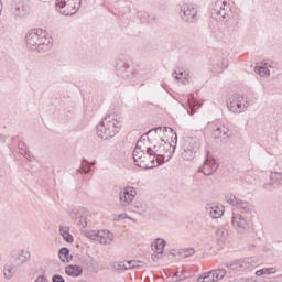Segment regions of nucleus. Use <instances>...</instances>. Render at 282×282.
I'll return each mask as SVG.
<instances>
[{
	"instance_id": "f3484780",
	"label": "nucleus",
	"mask_w": 282,
	"mask_h": 282,
	"mask_svg": "<svg viewBox=\"0 0 282 282\" xmlns=\"http://www.w3.org/2000/svg\"><path fill=\"white\" fill-rule=\"evenodd\" d=\"M32 257L30 251H25L23 249H19L18 252L12 253V259L17 265H23V263H28L29 259Z\"/></svg>"
},
{
	"instance_id": "bb28decb",
	"label": "nucleus",
	"mask_w": 282,
	"mask_h": 282,
	"mask_svg": "<svg viewBox=\"0 0 282 282\" xmlns=\"http://www.w3.org/2000/svg\"><path fill=\"white\" fill-rule=\"evenodd\" d=\"M73 219H75L76 226H80L82 228H87V217L83 216L80 212L74 214Z\"/></svg>"
},
{
	"instance_id": "09e8293b",
	"label": "nucleus",
	"mask_w": 282,
	"mask_h": 282,
	"mask_svg": "<svg viewBox=\"0 0 282 282\" xmlns=\"http://www.w3.org/2000/svg\"><path fill=\"white\" fill-rule=\"evenodd\" d=\"M127 217H129V216H127V214H120V215H118V219L120 220V219H127Z\"/></svg>"
},
{
	"instance_id": "6e6d98bb",
	"label": "nucleus",
	"mask_w": 282,
	"mask_h": 282,
	"mask_svg": "<svg viewBox=\"0 0 282 282\" xmlns=\"http://www.w3.org/2000/svg\"><path fill=\"white\" fill-rule=\"evenodd\" d=\"M82 162H87V161H86V159H83V161H82Z\"/></svg>"
},
{
	"instance_id": "6e6552de",
	"label": "nucleus",
	"mask_w": 282,
	"mask_h": 282,
	"mask_svg": "<svg viewBox=\"0 0 282 282\" xmlns=\"http://www.w3.org/2000/svg\"><path fill=\"white\" fill-rule=\"evenodd\" d=\"M212 19L216 21H228L230 19V11L226 2L217 1L212 4Z\"/></svg>"
},
{
	"instance_id": "4be33fe9",
	"label": "nucleus",
	"mask_w": 282,
	"mask_h": 282,
	"mask_svg": "<svg viewBox=\"0 0 282 282\" xmlns=\"http://www.w3.org/2000/svg\"><path fill=\"white\" fill-rule=\"evenodd\" d=\"M206 212L213 219H219L224 215V210L217 205H207Z\"/></svg>"
},
{
	"instance_id": "0eeeda50",
	"label": "nucleus",
	"mask_w": 282,
	"mask_h": 282,
	"mask_svg": "<svg viewBox=\"0 0 282 282\" xmlns=\"http://www.w3.org/2000/svg\"><path fill=\"white\" fill-rule=\"evenodd\" d=\"M132 158L135 166H139V169H155V159L149 158L150 162L142 160V158H147V152L140 147V141H138L137 147L133 150Z\"/></svg>"
},
{
	"instance_id": "a878e982",
	"label": "nucleus",
	"mask_w": 282,
	"mask_h": 282,
	"mask_svg": "<svg viewBox=\"0 0 282 282\" xmlns=\"http://www.w3.org/2000/svg\"><path fill=\"white\" fill-rule=\"evenodd\" d=\"M59 235H62L66 243H74V236L69 234V227L59 226Z\"/></svg>"
},
{
	"instance_id": "f03ea898",
	"label": "nucleus",
	"mask_w": 282,
	"mask_h": 282,
	"mask_svg": "<svg viewBox=\"0 0 282 282\" xmlns=\"http://www.w3.org/2000/svg\"><path fill=\"white\" fill-rule=\"evenodd\" d=\"M122 127V117L111 113L105 117V119L97 124V135L101 140H110L113 138L120 128Z\"/></svg>"
},
{
	"instance_id": "864d4df0",
	"label": "nucleus",
	"mask_w": 282,
	"mask_h": 282,
	"mask_svg": "<svg viewBox=\"0 0 282 282\" xmlns=\"http://www.w3.org/2000/svg\"><path fill=\"white\" fill-rule=\"evenodd\" d=\"M147 152H145V158H142V159H139V162H142V160H145V162H149L148 160H147Z\"/></svg>"
},
{
	"instance_id": "f257e3e1",
	"label": "nucleus",
	"mask_w": 282,
	"mask_h": 282,
	"mask_svg": "<svg viewBox=\"0 0 282 282\" xmlns=\"http://www.w3.org/2000/svg\"><path fill=\"white\" fill-rule=\"evenodd\" d=\"M26 47L33 52H50L52 50V39L47 37V32L42 29H33L26 33Z\"/></svg>"
},
{
	"instance_id": "c756f323",
	"label": "nucleus",
	"mask_w": 282,
	"mask_h": 282,
	"mask_svg": "<svg viewBox=\"0 0 282 282\" xmlns=\"http://www.w3.org/2000/svg\"><path fill=\"white\" fill-rule=\"evenodd\" d=\"M4 279H12L13 274H17V269L12 264H6L3 269Z\"/></svg>"
},
{
	"instance_id": "79ce46f5",
	"label": "nucleus",
	"mask_w": 282,
	"mask_h": 282,
	"mask_svg": "<svg viewBox=\"0 0 282 282\" xmlns=\"http://www.w3.org/2000/svg\"><path fill=\"white\" fill-rule=\"evenodd\" d=\"M275 185H276V183H274V181H271L269 183H265L263 185V188H264V191H274V188H276Z\"/></svg>"
},
{
	"instance_id": "423d86ee",
	"label": "nucleus",
	"mask_w": 282,
	"mask_h": 282,
	"mask_svg": "<svg viewBox=\"0 0 282 282\" xmlns=\"http://www.w3.org/2000/svg\"><path fill=\"white\" fill-rule=\"evenodd\" d=\"M199 149H202V143L199 142V139L187 137L183 145V152H182L183 160L185 161L195 160L197 158V153H199Z\"/></svg>"
},
{
	"instance_id": "3c124183",
	"label": "nucleus",
	"mask_w": 282,
	"mask_h": 282,
	"mask_svg": "<svg viewBox=\"0 0 282 282\" xmlns=\"http://www.w3.org/2000/svg\"><path fill=\"white\" fill-rule=\"evenodd\" d=\"M172 76L175 77L176 80H180V78H182V77L177 76V72L176 70L172 74Z\"/></svg>"
},
{
	"instance_id": "5701e85b",
	"label": "nucleus",
	"mask_w": 282,
	"mask_h": 282,
	"mask_svg": "<svg viewBox=\"0 0 282 282\" xmlns=\"http://www.w3.org/2000/svg\"><path fill=\"white\" fill-rule=\"evenodd\" d=\"M152 248L156 254H164V248H166V240L162 238H156L155 241L152 243Z\"/></svg>"
},
{
	"instance_id": "4c0bfd02",
	"label": "nucleus",
	"mask_w": 282,
	"mask_h": 282,
	"mask_svg": "<svg viewBox=\"0 0 282 282\" xmlns=\"http://www.w3.org/2000/svg\"><path fill=\"white\" fill-rule=\"evenodd\" d=\"M127 265H128V270H135L138 268H142V261L128 260Z\"/></svg>"
},
{
	"instance_id": "603ef678",
	"label": "nucleus",
	"mask_w": 282,
	"mask_h": 282,
	"mask_svg": "<svg viewBox=\"0 0 282 282\" xmlns=\"http://www.w3.org/2000/svg\"><path fill=\"white\" fill-rule=\"evenodd\" d=\"M195 98V95L191 94L188 97V101L191 102V100H193Z\"/></svg>"
},
{
	"instance_id": "e433bc0d",
	"label": "nucleus",
	"mask_w": 282,
	"mask_h": 282,
	"mask_svg": "<svg viewBox=\"0 0 282 282\" xmlns=\"http://www.w3.org/2000/svg\"><path fill=\"white\" fill-rule=\"evenodd\" d=\"M197 282H215V280H213V272L209 271L207 273H204L203 275H199L197 278Z\"/></svg>"
},
{
	"instance_id": "4d7b16f0",
	"label": "nucleus",
	"mask_w": 282,
	"mask_h": 282,
	"mask_svg": "<svg viewBox=\"0 0 282 282\" xmlns=\"http://www.w3.org/2000/svg\"><path fill=\"white\" fill-rule=\"evenodd\" d=\"M129 219H131L132 221H135V219H133V218H129Z\"/></svg>"
},
{
	"instance_id": "37998d69",
	"label": "nucleus",
	"mask_w": 282,
	"mask_h": 282,
	"mask_svg": "<svg viewBox=\"0 0 282 282\" xmlns=\"http://www.w3.org/2000/svg\"><path fill=\"white\" fill-rule=\"evenodd\" d=\"M89 171H91V165H85V164L82 163V169L78 170V173L87 174V173H89Z\"/></svg>"
},
{
	"instance_id": "1a4fd4ad",
	"label": "nucleus",
	"mask_w": 282,
	"mask_h": 282,
	"mask_svg": "<svg viewBox=\"0 0 282 282\" xmlns=\"http://www.w3.org/2000/svg\"><path fill=\"white\" fill-rule=\"evenodd\" d=\"M10 13L14 19H23L30 14V6L21 0H15L11 4Z\"/></svg>"
},
{
	"instance_id": "ea45409f",
	"label": "nucleus",
	"mask_w": 282,
	"mask_h": 282,
	"mask_svg": "<svg viewBox=\"0 0 282 282\" xmlns=\"http://www.w3.org/2000/svg\"><path fill=\"white\" fill-rule=\"evenodd\" d=\"M274 272H276V270H274V268H264V269H260V270L256 271V275L263 276V274H274Z\"/></svg>"
},
{
	"instance_id": "6ab92c4d",
	"label": "nucleus",
	"mask_w": 282,
	"mask_h": 282,
	"mask_svg": "<svg viewBox=\"0 0 282 282\" xmlns=\"http://www.w3.org/2000/svg\"><path fill=\"white\" fill-rule=\"evenodd\" d=\"M155 138L156 139H154V143H152V147L147 148V155H149L151 160H158L160 155V153L156 151L160 148V144H162V141H160L161 137H158L156 134Z\"/></svg>"
},
{
	"instance_id": "a19ab883",
	"label": "nucleus",
	"mask_w": 282,
	"mask_h": 282,
	"mask_svg": "<svg viewBox=\"0 0 282 282\" xmlns=\"http://www.w3.org/2000/svg\"><path fill=\"white\" fill-rule=\"evenodd\" d=\"M21 155H23L29 162H32L34 160V154H32V152H30L29 150H24V152H21Z\"/></svg>"
},
{
	"instance_id": "b1692460",
	"label": "nucleus",
	"mask_w": 282,
	"mask_h": 282,
	"mask_svg": "<svg viewBox=\"0 0 282 282\" xmlns=\"http://www.w3.org/2000/svg\"><path fill=\"white\" fill-rule=\"evenodd\" d=\"M69 248L67 247H63L59 249L58 251V257L61 259V261H63V263H69V261H72L74 259V256L69 254Z\"/></svg>"
},
{
	"instance_id": "473e14b6",
	"label": "nucleus",
	"mask_w": 282,
	"mask_h": 282,
	"mask_svg": "<svg viewBox=\"0 0 282 282\" xmlns=\"http://www.w3.org/2000/svg\"><path fill=\"white\" fill-rule=\"evenodd\" d=\"M82 265H85L87 268V270L91 271L94 268V263H96L95 261H93V259L90 257H82L79 259Z\"/></svg>"
},
{
	"instance_id": "2eb2a0df",
	"label": "nucleus",
	"mask_w": 282,
	"mask_h": 282,
	"mask_svg": "<svg viewBox=\"0 0 282 282\" xmlns=\"http://www.w3.org/2000/svg\"><path fill=\"white\" fill-rule=\"evenodd\" d=\"M181 19L186 23H195L197 21V9L191 4H184L181 8Z\"/></svg>"
},
{
	"instance_id": "7c9ffc66",
	"label": "nucleus",
	"mask_w": 282,
	"mask_h": 282,
	"mask_svg": "<svg viewBox=\"0 0 282 282\" xmlns=\"http://www.w3.org/2000/svg\"><path fill=\"white\" fill-rule=\"evenodd\" d=\"M213 281H221L226 276V269H216L212 271Z\"/></svg>"
},
{
	"instance_id": "ddd939ff",
	"label": "nucleus",
	"mask_w": 282,
	"mask_h": 282,
	"mask_svg": "<svg viewBox=\"0 0 282 282\" xmlns=\"http://www.w3.org/2000/svg\"><path fill=\"white\" fill-rule=\"evenodd\" d=\"M219 169V163L210 155V152H207L206 160L204 161L203 166L199 169V173H204L206 176L213 175L215 171Z\"/></svg>"
},
{
	"instance_id": "9d476101",
	"label": "nucleus",
	"mask_w": 282,
	"mask_h": 282,
	"mask_svg": "<svg viewBox=\"0 0 282 282\" xmlns=\"http://www.w3.org/2000/svg\"><path fill=\"white\" fill-rule=\"evenodd\" d=\"M225 200L230 206L239 208L241 213H250L252 210V204L248 203L247 200H242L241 198H237L235 194H227L225 196Z\"/></svg>"
},
{
	"instance_id": "f8f14e48",
	"label": "nucleus",
	"mask_w": 282,
	"mask_h": 282,
	"mask_svg": "<svg viewBox=\"0 0 282 282\" xmlns=\"http://www.w3.org/2000/svg\"><path fill=\"white\" fill-rule=\"evenodd\" d=\"M135 195H138V192L134 189V187H131V186L123 187L119 192L120 205L123 207L129 206V204H131V202L135 199Z\"/></svg>"
},
{
	"instance_id": "c03bdc74",
	"label": "nucleus",
	"mask_w": 282,
	"mask_h": 282,
	"mask_svg": "<svg viewBox=\"0 0 282 282\" xmlns=\"http://www.w3.org/2000/svg\"><path fill=\"white\" fill-rule=\"evenodd\" d=\"M52 282H65V278H63L61 274H54L52 276Z\"/></svg>"
},
{
	"instance_id": "39448f33",
	"label": "nucleus",
	"mask_w": 282,
	"mask_h": 282,
	"mask_svg": "<svg viewBox=\"0 0 282 282\" xmlns=\"http://www.w3.org/2000/svg\"><path fill=\"white\" fill-rule=\"evenodd\" d=\"M83 4V0H56L55 7L59 14L64 17H74Z\"/></svg>"
},
{
	"instance_id": "4468645a",
	"label": "nucleus",
	"mask_w": 282,
	"mask_h": 282,
	"mask_svg": "<svg viewBox=\"0 0 282 282\" xmlns=\"http://www.w3.org/2000/svg\"><path fill=\"white\" fill-rule=\"evenodd\" d=\"M158 131H163V133H167L169 131L170 133H173V128L171 127L152 128L148 132L141 135L140 142H144V140H148L150 144H155V140H156L155 135H158Z\"/></svg>"
},
{
	"instance_id": "13d9d810",
	"label": "nucleus",
	"mask_w": 282,
	"mask_h": 282,
	"mask_svg": "<svg viewBox=\"0 0 282 282\" xmlns=\"http://www.w3.org/2000/svg\"><path fill=\"white\" fill-rule=\"evenodd\" d=\"M91 164H96V161H94Z\"/></svg>"
},
{
	"instance_id": "8fccbe9b",
	"label": "nucleus",
	"mask_w": 282,
	"mask_h": 282,
	"mask_svg": "<svg viewBox=\"0 0 282 282\" xmlns=\"http://www.w3.org/2000/svg\"><path fill=\"white\" fill-rule=\"evenodd\" d=\"M176 276H177L178 281H184V279H186V276H182V274H180V272L176 273Z\"/></svg>"
},
{
	"instance_id": "dca6fc26",
	"label": "nucleus",
	"mask_w": 282,
	"mask_h": 282,
	"mask_svg": "<svg viewBox=\"0 0 282 282\" xmlns=\"http://www.w3.org/2000/svg\"><path fill=\"white\" fill-rule=\"evenodd\" d=\"M253 259L252 258H243L240 260H236L231 263L227 264L229 270H248V268H252Z\"/></svg>"
},
{
	"instance_id": "a211bd4d",
	"label": "nucleus",
	"mask_w": 282,
	"mask_h": 282,
	"mask_svg": "<svg viewBox=\"0 0 282 282\" xmlns=\"http://www.w3.org/2000/svg\"><path fill=\"white\" fill-rule=\"evenodd\" d=\"M230 130H228V128L226 127H217L216 129L213 130V138L215 140H219V142H224L226 140H228V138H230L229 133Z\"/></svg>"
},
{
	"instance_id": "aec40b11",
	"label": "nucleus",
	"mask_w": 282,
	"mask_h": 282,
	"mask_svg": "<svg viewBox=\"0 0 282 282\" xmlns=\"http://www.w3.org/2000/svg\"><path fill=\"white\" fill-rule=\"evenodd\" d=\"M101 246H111L113 241V234L109 230H99V240Z\"/></svg>"
},
{
	"instance_id": "58836bf2",
	"label": "nucleus",
	"mask_w": 282,
	"mask_h": 282,
	"mask_svg": "<svg viewBox=\"0 0 282 282\" xmlns=\"http://www.w3.org/2000/svg\"><path fill=\"white\" fill-rule=\"evenodd\" d=\"M86 237L88 239H91L93 241H99L100 238V230H91L86 234Z\"/></svg>"
},
{
	"instance_id": "49530a36",
	"label": "nucleus",
	"mask_w": 282,
	"mask_h": 282,
	"mask_svg": "<svg viewBox=\"0 0 282 282\" xmlns=\"http://www.w3.org/2000/svg\"><path fill=\"white\" fill-rule=\"evenodd\" d=\"M35 282H48L44 275H40L37 276V279L35 280Z\"/></svg>"
},
{
	"instance_id": "2f4dec72",
	"label": "nucleus",
	"mask_w": 282,
	"mask_h": 282,
	"mask_svg": "<svg viewBox=\"0 0 282 282\" xmlns=\"http://www.w3.org/2000/svg\"><path fill=\"white\" fill-rule=\"evenodd\" d=\"M271 182H274L276 186H282V173L281 172H272L270 175Z\"/></svg>"
},
{
	"instance_id": "a18cd8bd",
	"label": "nucleus",
	"mask_w": 282,
	"mask_h": 282,
	"mask_svg": "<svg viewBox=\"0 0 282 282\" xmlns=\"http://www.w3.org/2000/svg\"><path fill=\"white\" fill-rule=\"evenodd\" d=\"M18 149H20V151H23V153L25 152V142L21 141L19 144H18Z\"/></svg>"
},
{
	"instance_id": "412c9836",
	"label": "nucleus",
	"mask_w": 282,
	"mask_h": 282,
	"mask_svg": "<svg viewBox=\"0 0 282 282\" xmlns=\"http://www.w3.org/2000/svg\"><path fill=\"white\" fill-rule=\"evenodd\" d=\"M65 274L73 278L80 276L83 274V267L78 264H69L65 268Z\"/></svg>"
},
{
	"instance_id": "7ed1b4c3",
	"label": "nucleus",
	"mask_w": 282,
	"mask_h": 282,
	"mask_svg": "<svg viewBox=\"0 0 282 282\" xmlns=\"http://www.w3.org/2000/svg\"><path fill=\"white\" fill-rule=\"evenodd\" d=\"M172 134V139L174 137V145L171 144V142L164 140V138L160 137L159 138V142L160 145L156 150V153H159L158 159H154L155 161V166H160L161 164H164V162H169V160H171V158H173L174 153H175V148L177 147V132H170ZM167 158V159H166Z\"/></svg>"
},
{
	"instance_id": "9b49d317",
	"label": "nucleus",
	"mask_w": 282,
	"mask_h": 282,
	"mask_svg": "<svg viewBox=\"0 0 282 282\" xmlns=\"http://www.w3.org/2000/svg\"><path fill=\"white\" fill-rule=\"evenodd\" d=\"M246 104H243V97L239 95H232L227 100V109L231 111V113H243L246 111Z\"/></svg>"
},
{
	"instance_id": "c9c22d12",
	"label": "nucleus",
	"mask_w": 282,
	"mask_h": 282,
	"mask_svg": "<svg viewBox=\"0 0 282 282\" xmlns=\"http://www.w3.org/2000/svg\"><path fill=\"white\" fill-rule=\"evenodd\" d=\"M134 212L139 213L140 215L147 213V204L142 202H134Z\"/></svg>"
},
{
	"instance_id": "20e7f679",
	"label": "nucleus",
	"mask_w": 282,
	"mask_h": 282,
	"mask_svg": "<svg viewBox=\"0 0 282 282\" xmlns=\"http://www.w3.org/2000/svg\"><path fill=\"white\" fill-rule=\"evenodd\" d=\"M116 74L126 83H132L133 78L138 76V72H135L133 64H131V59L126 55H120V57L117 59Z\"/></svg>"
},
{
	"instance_id": "cd10ccee",
	"label": "nucleus",
	"mask_w": 282,
	"mask_h": 282,
	"mask_svg": "<svg viewBox=\"0 0 282 282\" xmlns=\"http://www.w3.org/2000/svg\"><path fill=\"white\" fill-rule=\"evenodd\" d=\"M227 237H228V230H226L225 228L217 229L216 231L217 243H219L220 246L226 243Z\"/></svg>"
},
{
	"instance_id": "f704fd0d",
	"label": "nucleus",
	"mask_w": 282,
	"mask_h": 282,
	"mask_svg": "<svg viewBox=\"0 0 282 282\" xmlns=\"http://www.w3.org/2000/svg\"><path fill=\"white\" fill-rule=\"evenodd\" d=\"M178 254H181L183 259H188V257H193V254H195V248L181 249Z\"/></svg>"
},
{
	"instance_id": "c85d7f7f",
	"label": "nucleus",
	"mask_w": 282,
	"mask_h": 282,
	"mask_svg": "<svg viewBox=\"0 0 282 282\" xmlns=\"http://www.w3.org/2000/svg\"><path fill=\"white\" fill-rule=\"evenodd\" d=\"M112 270L115 272H118V274L122 272H127L129 270V264H127V261L117 262L112 265Z\"/></svg>"
},
{
	"instance_id": "393cba45",
	"label": "nucleus",
	"mask_w": 282,
	"mask_h": 282,
	"mask_svg": "<svg viewBox=\"0 0 282 282\" xmlns=\"http://www.w3.org/2000/svg\"><path fill=\"white\" fill-rule=\"evenodd\" d=\"M232 225L237 228V230H243L248 223H246V218L241 215H237L232 217Z\"/></svg>"
},
{
	"instance_id": "de8ad7c7",
	"label": "nucleus",
	"mask_w": 282,
	"mask_h": 282,
	"mask_svg": "<svg viewBox=\"0 0 282 282\" xmlns=\"http://www.w3.org/2000/svg\"><path fill=\"white\" fill-rule=\"evenodd\" d=\"M162 256H160V254H158V253H153L152 254V261H160V258H161Z\"/></svg>"
},
{
	"instance_id": "5fc2aeb1",
	"label": "nucleus",
	"mask_w": 282,
	"mask_h": 282,
	"mask_svg": "<svg viewBox=\"0 0 282 282\" xmlns=\"http://www.w3.org/2000/svg\"><path fill=\"white\" fill-rule=\"evenodd\" d=\"M178 75H180V76H184V73H183V72H181Z\"/></svg>"
},
{
	"instance_id": "72a5a7b5",
	"label": "nucleus",
	"mask_w": 282,
	"mask_h": 282,
	"mask_svg": "<svg viewBox=\"0 0 282 282\" xmlns=\"http://www.w3.org/2000/svg\"><path fill=\"white\" fill-rule=\"evenodd\" d=\"M254 72H256V74H259V76H261V78H264V76H267V77L270 76V69H268V67H265V66H256Z\"/></svg>"
}]
</instances>
